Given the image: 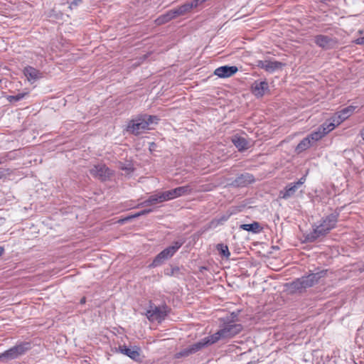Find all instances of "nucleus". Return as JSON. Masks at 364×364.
<instances>
[{
  "label": "nucleus",
  "instance_id": "1",
  "mask_svg": "<svg viewBox=\"0 0 364 364\" xmlns=\"http://www.w3.org/2000/svg\"><path fill=\"white\" fill-rule=\"evenodd\" d=\"M242 330V326L235 323L232 320H224L219 326V329L215 333L205 337L209 346L216 343L220 341H228L240 333Z\"/></svg>",
  "mask_w": 364,
  "mask_h": 364
},
{
  "label": "nucleus",
  "instance_id": "2",
  "mask_svg": "<svg viewBox=\"0 0 364 364\" xmlns=\"http://www.w3.org/2000/svg\"><path fill=\"white\" fill-rule=\"evenodd\" d=\"M159 118L156 116L144 114L129 121L127 131L134 135H139L149 129V125L156 124Z\"/></svg>",
  "mask_w": 364,
  "mask_h": 364
},
{
  "label": "nucleus",
  "instance_id": "3",
  "mask_svg": "<svg viewBox=\"0 0 364 364\" xmlns=\"http://www.w3.org/2000/svg\"><path fill=\"white\" fill-rule=\"evenodd\" d=\"M338 215L331 214L326 216L323 222L314 228L313 231L308 234L306 240L308 242H314L318 238L326 235L331 229H333L337 222Z\"/></svg>",
  "mask_w": 364,
  "mask_h": 364
},
{
  "label": "nucleus",
  "instance_id": "4",
  "mask_svg": "<svg viewBox=\"0 0 364 364\" xmlns=\"http://www.w3.org/2000/svg\"><path fill=\"white\" fill-rule=\"evenodd\" d=\"M31 349V344L29 342H20L11 348L0 353V360L1 362H8L11 360L17 359L25 355Z\"/></svg>",
  "mask_w": 364,
  "mask_h": 364
},
{
  "label": "nucleus",
  "instance_id": "5",
  "mask_svg": "<svg viewBox=\"0 0 364 364\" xmlns=\"http://www.w3.org/2000/svg\"><path fill=\"white\" fill-rule=\"evenodd\" d=\"M325 272L321 271L316 273H311L307 276L301 277L292 282V288L301 291L302 289L311 287L316 284L319 279L323 277Z\"/></svg>",
  "mask_w": 364,
  "mask_h": 364
},
{
  "label": "nucleus",
  "instance_id": "6",
  "mask_svg": "<svg viewBox=\"0 0 364 364\" xmlns=\"http://www.w3.org/2000/svg\"><path fill=\"white\" fill-rule=\"evenodd\" d=\"M183 241H176L173 245L169 246L159 253L150 264L151 267H156L161 265L165 261L171 258L178 250L183 245Z\"/></svg>",
  "mask_w": 364,
  "mask_h": 364
},
{
  "label": "nucleus",
  "instance_id": "7",
  "mask_svg": "<svg viewBox=\"0 0 364 364\" xmlns=\"http://www.w3.org/2000/svg\"><path fill=\"white\" fill-rule=\"evenodd\" d=\"M169 311V309L166 305L156 306L151 304L149 309L146 312L147 318L153 322L157 321L161 323L164 321Z\"/></svg>",
  "mask_w": 364,
  "mask_h": 364
},
{
  "label": "nucleus",
  "instance_id": "8",
  "mask_svg": "<svg viewBox=\"0 0 364 364\" xmlns=\"http://www.w3.org/2000/svg\"><path fill=\"white\" fill-rule=\"evenodd\" d=\"M209 346L207 343L205 338H203L198 342H196L191 346H188L186 348H183L180 351L177 352L175 354L176 358H186L190 356L191 355H193L199 350H200L202 348Z\"/></svg>",
  "mask_w": 364,
  "mask_h": 364
},
{
  "label": "nucleus",
  "instance_id": "9",
  "mask_svg": "<svg viewBox=\"0 0 364 364\" xmlns=\"http://www.w3.org/2000/svg\"><path fill=\"white\" fill-rule=\"evenodd\" d=\"M192 188L190 186H179L172 190L164 191L166 200H170L182 196H186L191 193Z\"/></svg>",
  "mask_w": 364,
  "mask_h": 364
},
{
  "label": "nucleus",
  "instance_id": "10",
  "mask_svg": "<svg viewBox=\"0 0 364 364\" xmlns=\"http://www.w3.org/2000/svg\"><path fill=\"white\" fill-rule=\"evenodd\" d=\"M90 173L92 176L98 178L101 181H105L111 174L110 170L104 164H97L94 166Z\"/></svg>",
  "mask_w": 364,
  "mask_h": 364
},
{
  "label": "nucleus",
  "instance_id": "11",
  "mask_svg": "<svg viewBox=\"0 0 364 364\" xmlns=\"http://www.w3.org/2000/svg\"><path fill=\"white\" fill-rule=\"evenodd\" d=\"M238 70L237 67L223 65L216 68L214 74L220 78H227L234 75Z\"/></svg>",
  "mask_w": 364,
  "mask_h": 364
},
{
  "label": "nucleus",
  "instance_id": "12",
  "mask_svg": "<svg viewBox=\"0 0 364 364\" xmlns=\"http://www.w3.org/2000/svg\"><path fill=\"white\" fill-rule=\"evenodd\" d=\"M119 351L134 361H139L140 360V349L136 346L128 348L126 346H119Z\"/></svg>",
  "mask_w": 364,
  "mask_h": 364
},
{
  "label": "nucleus",
  "instance_id": "13",
  "mask_svg": "<svg viewBox=\"0 0 364 364\" xmlns=\"http://www.w3.org/2000/svg\"><path fill=\"white\" fill-rule=\"evenodd\" d=\"M334 116L335 117L332 119L328 120L325 122L322 125H321V127L325 134L329 133L331 131L334 129L336 125L341 124V113L338 112L334 114Z\"/></svg>",
  "mask_w": 364,
  "mask_h": 364
},
{
  "label": "nucleus",
  "instance_id": "14",
  "mask_svg": "<svg viewBox=\"0 0 364 364\" xmlns=\"http://www.w3.org/2000/svg\"><path fill=\"white\" fill-rule=\"evenodd\" d=\"M283 63L278 61H271L268 60H259L257 62V66L260 68L264 69L267 72L273 73L277 70L282 68Z\"/></svg>",
  "mask_w": 364,
  "mask_h": 364
},
{
  "label": "nucleus",
  "instance_id": "15",
  "mask_svg": "<svg viewBox=\"0 0 364 364\" xmlns=\"http://www.w3.org/2000/svg\"><path fill=\"white\" fill-rule=\"evenodd\" d=\"M255 181L254 176L249 173H244L238 176L232 183L235 187H245Z\"/></svg>",
  "mask_w": 364,
  "mask_h": 364
},
{
  "label": "nucleus",
  "instance_id": "16",
  "mask_svg": "<svg viewBox=\"0 0 364 364\" xmlns=\"http://www.w3.org/2000/svg\"><path fill=\"white\" fill-rule=\"evenodd\" d=\"M269 85L266 81L255 82L252 86V92L257 97H262L266 90H268Z\"/></svg>",
  "mask_w": 364,
  "mask_h": 364
},
{
  "label": "nucleus",
  "instance_id": "17",
  "mask_svg": "<svg viewBox=\"0 0 364 364\" xmlns=\"http://www.w3.org/2000/svg\"><path fill=\"white\" fill-rule=\"evenodd\" d=\"M297 189V186L291 183L288 184L284 190L280 191L279 198L287 200L295 194Z\"/></svg>",
  "mask_w": 364,
  "mask_h": 364
},
{
  "label": "nucleus",
  "instance_id": "18",
  "mask_svg": "<svg viewBox=\"0 0 364 364\" xmlns=\"http://www.w3.org/2000/svg\"><path fill=\"white\" fill-rule=\"evenodd\" d=\"M166 201L164 193H159L151 196L147 200H144L141 205L143 206L155 205L162 202Z\"/></svg>",
  "mask_w": 364,
  "mask_h": 364
},
{
  "label": "nucleus",
  "instance_id": "19",
  "mask_svg": "<svg viewBox=\"0 0 364 364\" xmlns=\"http://www.w3.org/2000/svg\"><path fill=\"white\" fill-rule=\"evenodd\" d=\"M315 43L318 46L326 49L331 48L333 44V41L331 38L323 35L316 36Z\"/></svg>",
  "mask_w": 364,
  "mask_h": 364
},
{
  "label": "nucleus",
  "instance_id": "20",
  "mask_svg": "<svg viewBox=\"0 0 364 364\" xmlns=\"http://www.w3.org/2000/svg\"><path fill=\"white\" fill-rule=\"evenodd\" d=\"M232 142L240 151H242L248 149L247 141L244 137L235 135L232 138Z\"/></svg>",
  "mask_w": 364,
  "mask_h": 364
},
{
  "label": "nucleus",
  "instance_id": "21",
  "mask_svg": "<svg viewBox=\"0 0 364 364\" xmlns=\"http://www.w3.org/2000/svg\"><path fill=\"white\" fill-rule=\"evenodd\" d=\"M176 17L173 9L167 11L166 14L159 16L155 22L157 25L164 24Z\"/></svg>",
  "mask_w": 364,
  "mask_h": 364
},
{
  "label": "nucleus",
  "instance_id": "22",
  "mask_svg": "<svg viewBox=\"0 0 364 364\" xmlns=\"http://www.w3.org/2000/svg\"><path fill=\"white\" fill-rule=\"evenodd\" d=\"M230 218V215H223L220 218H215L208 224V229H214L218 225H223Z\"/></svg>",
  "mask_w": 364,
  "mask_h": 364
},
{
  "label": "nucleus",
  "instance_id": "23",
  "mask_svg": "<svg viewBox=\"0 0 364 364\" xmlns=\"http://www.w3.org/2000/svg\"><path fill=\"white\" fill-rule=\"evenodd\" d=\"M23 73L28 80L38 79L41 74L38 70L31 66L26 67Z\"/></svg>",
  "mask_w": 364,
  "mask_h": 364
},
{
  "label": "nucleus",
  "instance_id": "24",
  "mask_svg": "<svg viewBox=\"0 0 364 364\" xmlns=\"http://www.w3.org/2000/svg\"><path fill=\"white\" fill-rule=\"evenodd\" d=\"M240 228L253 233L259 232L262 230L260 224L258 222H253L250 224H242L240 226Z\"/></svg>",
  "mask_w": 364,
  "mask_h": 364
},
{
  "label": "nucleus",
  "instance_id": "25",
  "mask_svg": "<svg viewBox=\"0 0 364 364\" xmlns=\"http://www.w3.org/2000/svg\"><path fill=\"white\" fill-rule=\"evenodd\" d=\"M193 5L191 3H186L176 9H174L173 11L175 14L177 16L184 15L188 12H190L193 9Z\"/></svg>",
  "mask_w": 364,
  "mask_h": 364
},
{
  "label": "nucleus",
  "instance_id": "26",
  "mask_svg": "<svg viewBox=\"0 0 364 364\" xmlns=\"http://www.w3.org/2000/svg\"><path fill=\"white\" fill-rule=\"evenodd\" d=\"M358 110L359 107L357 105H350L347 107L343 108V122Z\"/></svg>",
  "mask_w": 364,
  "mask_h": 364
},
{
  "label": "nucleus",
  "instance_id": "27",
  "mask_svg": "<svg viewBox=\"0 0 364 364\" xmlns=\"http://www.w3.org/2000/svg\"><path fill=\"white\" fill-rule=\"evenodd\" d=\"M326 134L320 126L316 131L312 132L308 136V137H309L311 141H312L313 142H315L321 139Z\"/></svg>",
  "mask_w": 364,
  "mask_h": 364
},
{
  "label": "nucleus",
  "instance_id": "28",
  "mask_svg": "<svg viewBox=\"0 0 364 364\" xmlns=\"http://www.w3.org/2000/svg\"><path fill=\"white\" fill-rule=\"evenodd\" d=\"M311 141L309 137H306L303 140H301L299 144L297 145L296 150L298 151H302L308 149L311 146Z\"/></svg>",
  "mask_w": 364,
  "mask_h": 364
},
{
  "label": "nucleus",
  "instance_id": "29",
  "mask_svg": "<svg viewBox=\"0 0 364 364\" xmlns=\"http://www.w3.org/2000/svg\"><path fill=\"white\" fill-rule=\"evenodd\" d=\"M218 250L220 252V255L228 258L230 255V252L228 250L227 245H224L223 244H218L217 246Z\"/></svg>",
  "mask_w": 364,
  "mask_h": 364
},
{
  "label": "nucleus",
  "instance_id": "30",
  "mask_svg": "<svg viewBox=\"0 0 364 364\" xmlns=\"http://www.w3.org/2000/svg\"><path fill=\"white\" fill-rule=\"evenodd\" d=\"M26 93H18L16 95H9L7 97V100L9 102H16L21 100H22L25 96Z\"/></svg>",
  "mask_w": 364,
  "mask_h": 364
},
{
  "label": "nucleus",
  "instance_id": "31",
  "mask_svg": "<svg viewBox=\"0 0 364 364\" xmlns=\"http://www.w3.org/2000/svg\"><path fill=\"white\" fill-rule=\"evenodd\" d=\"M179 272V268L178 267H173L170 269H165L164 273L166 275L173 276L176 272Z\"/></svg>",
  "mask_w": 364,
  "mask_h": 364
},
{
  "label": "nucleus",
  "instance_id": "32",
  "mask_svg": "<svg viewBox=\"0 0 364 364\" xmlns=\"http://www.w3.org/2000/svg\"><path fill=\"white\" fill-rule=\"evenodd\" d=\"M359 33L360 36L357 38L354 41L356 44L364 45V32L359 31Z\"/></svg>",
  "mask_w": 364,
  "mask_h": 364
},
{
  "label": "nucleus",
  "instance_id": "33",
  "mask_svg": "<svg viewBox=\"0 0 364 364\" xmlns=\"http://www.w3.org/2000/svg\"><path fill=\"white\" fill-rule=\"evenodd\" d=\"M82 3V0H73L70 2L69 8L70 9H73L74 8H76L80 4Z\"/></svg>",
  "mask_w": 364,
  "mask_h": 364
},
{
  "label": "nucleus",
  "instance_id": "34",
  "mask_svg": "<svg viewBox=\"0 0 364 364\" xmlns=\"http://www.w3.org/2000/svg\"><path fill=\"white\" fill-rule=\"evenodd\" d=\"M207 0H193L191 2V4L193 5V8H196L201 4L205 2Z\"/></svg>",
  "mask_w": 364,
  "mask_h": 364
},
{
  "label": "nucleus",
  "instance_id": "35",
  "mask_svg": "<svg viewBox=\"0 0 364 364\" xmlns=\"http://www.w3.org/2000/svg\"><path fill=\"white\" fill-rule=\"evenodd\" d=\"M306 181L305 176L301 177L298 181L293 183L294 185L297 186V188H299Z\"/></svg>",
  "mask_w": 364,
  "mask_h": 364
},
{
  "label": "nucleus",
  "instance_id": "36",
  "mask_svg": "<svg viewBox=\"0 0 364 364\" xmlns=\"http://www.w3.org/2000/svg\"><path fill=\"white\" fill-rule=\"evenodd\" d=\"M140 212L142 215H146V214L152 212V210L151 209H146V210H143Z\"/></svg>",
  "mask_w": 364,
  "mask_h": 364
},
{
  "label": "nucleus",
  "instance_id": "37",
  "mask_svg": "<svg viewBox=\"0 0 364 364\" xmlns=\"http://www.w3.org/2000/svg\"><path fill=\"white\" fill-rule=\"evenodd\" d=\"M141 215H142L141 214V212H139V213H136V214H134V215H132V216L129 217L127 219H129V218H138V217H139V216H141Z\"/></svg>",
  "mask_w": 364,
  "mask_h": 364
},
{
  "label": "nucleus",
  "instance_id": "38",
  "mask_svg": "<svg viewBox=\"0 0 364 364\" xmlns=\"http://www.w3.org/2000/svg\"><path fill=\"white\" fill-rule=\"evenodd\" d=\"M360 136L364 140V127L360 130Z\"/></svg>",
  "mask_w": 364,
  "mask_h": 364
},
{
  "label": "nucleus",
  "instance_id": "39",
  "mask_svg": "<svg viewBox=\"0 0 364 364\" xmlns=\"http://www.w3.org/2000/svg\"><path fill=\"white\" fill-rule=\"evenodd\" d=\"M85 301H86V299H85V297H82V298L80 299V304H85Z\"/></svg>",
  "mask_w": 364,
  "mask_h": 364
},
{
  "label": "nucleus",
  "instance_id": "40",
  "mask_svg": "<svg viewBox=\"0 0 364 364\" xmlns=\"http://www.w3.org/2000/svg\"><path fill=\"white\" fill-rule=\"evenodd\" d=\"M4 249L2 247H0V256L4 253Z\"/></svg>",
  "mask_w": 364,
  "mask_h": 364
}]
</instances>
